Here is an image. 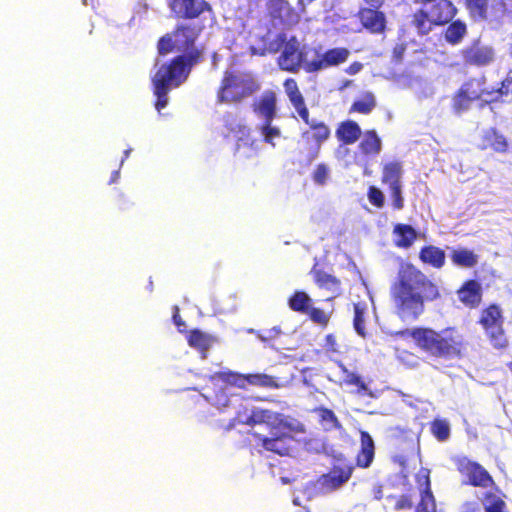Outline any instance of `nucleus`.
I'll use <instances>...</instances> for the list:
<instances>
[{
	"mask_svg": "<svg viewBox=\"0 0 512 512\" xmlns=\"http://www.w3.org/2000/svg\"><path fill=\"white\" fill-rule=\"evenodd\" d=\"M236 157L241 162L257 159L259 146L257 140L239 139L236 144Z\"/></svg>",
	"mask_w": 512,
	"mask_h": 512,
	"instance_id": "34",
	"label": "nucleus"
},
{
	"mask_svg": "<svg viewBox=\"0 0 512 512\" xmlns=\"http://www.w3.org/2000/svg\"><path fill=\"white\" fill-rule=\"evenodd\" d=\"M361 134L360 126L353 120L340 122L335 132L338 141L344 145L354 144L360 138Z\"/></svg>",
	"mask_w": 512,
	"mask_h": 512,
	"instance_id": "27",
	"label": "nucleus"
},
{
	"mask_svg": "<svg viewBox=\"0 0 512 512\" xmlns=\"http://www.w3.org/2000/svg\"><path fill=\"white\" fill-rule=\"evenodd\" d=\"M280 3H281V7L282 6L288 7L289 6L287 1H281Z\"/></svg>",
	"mask_w": 512,
	"mask_h": 512,
	"instance_id": "61",
	"label": "nucleus"
},
{
	"mask_svg": "<svg viewBox=\"0 0 512 512\" xmlns=\"http://www.w3.org/2000/svg\"><path fill=\"white\" fill-rule=\"evenodd\" d=\"M311 273L313 275L314 282L319 288L330 291L334 295H339L341 288V282L339 279L326 273L322 269L313 268Z\"/></svg>",
	"mask_w": 512,
	"mask_h": 512,
	"instance_id": "30",
	"label": "nucleus"
},
{
	"mask_svg": "<svg viewBox=\"0 0 512 512\" xmlns=\"http://www.w3.org/2000/svg\"><path fill=\"white\" fill-rule=\"evenodd\" d=\"M324 349L327 353L338 354L340 347L334 334H327L324 340Z\"/></svg>",
	"mask_w": 512,
	"mask_h": 512,
	"instance_id": "53",
	"label": "nucleus"
},
{
	"mask_svg": "<svg viewBox=\"0 0 512 512\" xmlns=\"http://www.w3.org/2000/svg\"><path fill=\"white\" fill-rule=\"evenodd\" d=\"M343 372L345 374V377H344V383L346 385H353V386H356L357 387V393L360 394V395H367V394H370L369 393V389H368V386L366 385V383L363 381V379L361 378V376H359L358 374L354 373V372H351L349 371L347 368L343 367Z\"/></svg>",
	"mask_w": 512,
	"mask_h": 512,
	"instance_id": "40",
	"label": "nucleus"
},
{
	"mask_svg": "<svg viewBox=\"0 0 512 512\" xmlns=\"http://www.w3.org/2000/svg\"><path fill=\"white\" fill-rule=\"evenodd\" d=\"M284 420L290 424L291 428H285L276 425L277 427L269 430L270 437L260 434H254L256 442L264 450L273 452L280 456H288L292 451L291 443L294 440V434L305 433V425L299 420L285 415Z\"/></svg>",
	"mask_w": 512,
	"mask_h": 512,
	"instance_id": "8",
	"label": "nucleus"
},
{
	"mask_svg": "<svg viewBox=\"0 0 512 512\" xmlns=\"http://www.w3.org/2000/svg\"><path fill=\"white\" fill-rule=\"evenodd\" d=\"M329 175L328 167L321 163L318 164L312 174L313 181L318 185H324Z\"/></svg>",
	"mask_w": 512,
	"mask_h": 512,
	"instance_id": "52",
	"label": "nucleus"
},
{
	"mask_svg": "<svg viewBox=\"0 0 512 512\" xmlns=\"http://www.w3.org/2000/svg\"><path fill=\"white\" fill-rule=\"evenodd\" d=\"M377 106L376 97L373 92L366 91L361 94L350 106L349 113L369 115Z\"/></svg>",
	"mask_w": 512,
	"mask_h": 512,
	"instance_id": "33",
	"label": "nucleus"
},
{
	"mask_svg": "<svg viewBox=\"0 0 512 512\" xmlns=\"http://www.w3.org/2000/svg\"><path fill=\"white\" fill-rule=\"evenodd\" d=\"M485 512H509L506 502L493 492H486L483 496Z\"/></svg>",
	"mask_w": 512,
	"mask_h": 512,
	"instance_id": "39",
	"label": "nucleus"
},
{
	"mask_svg": "<svg viewBox=\"0 0 512 512\" xmlns=\"http://www.w3.org/2000/svg\"><path fill=\"white\" fill-rule=\"evenodd\" d=\"M486 80L484 77L470 78L465 81L459 88L462 93H465L470 99L474 101L481 100L484 96H490L494 93L493 90H488L485 87Z\"/></svg>",
	"mask_w": 512,
	"mask_h": 512,
	"instance_id": "29",
	"label": "nucleus"
},
{
	"mask_svg": "<svg viewBox=\"0 0 512 512\" xmlns=\"http://www.w3.org/2000/svg\"><path fill=\"white\" fill-rule=\"evenodd\" d=\"M367 198L371 205L374 207L381 209L385 204V196L384 193L376 186L371 185L367 190Z\"/></svg>",
	"mask_w": 512,
	"mask_h": 512,
	"instance_id": "48",
	"label": "nucleus"
},
{
	"mask_svg": "<svg viewBox=\"0 0 512 512\" xmlns=\"http://www.w3.org/2000/svg\"><path fill=\"white\" fill-rule=\"evenodd\" d=\"M271 53L280 51L277 57L278 68L289 73H298L301 69L306 72L310 61H307V51L296 36L287 38L283 32L278 33L268 47Z\"/></svg>",
	"mask_w": 512,
	"mask_h": 512,
	"instance_id": "6",
	"label": "nucleus"
},
{
	"mask_svg": "<svg viewBox=\"0 0 512 512\" xmlns=\"http://www.w3.org/2000/svg\"><path fill=\"white\" fill-rule=\"evenodd\" d=\"M284 416L285 415L282 413L275 412L269 409L255 408L251 411V414L248 415L244 420H241V422L248 426L265 424L268 430L277 427L276 425L285 428H291L290 424H288L284 420Z\"/></svg>",
	"mask_w": 512,
	"mask_h": 512,
	"instance_id": "16",
	"label": "nucleus"
},
{
	"mask_svg": "<svg viewBox=\"0 0 512 512\" xmlns=\"http://www.w3.org/2000/svg\"><path fill=\"white\" fill-rule=\"evenodd\" d=\"M420 5L411 15L410 25L418 36H427L435 27L454 19L457 8L450 0H412Z\"/></svg>",
	"mask_w": 512,
	"mask_h": 512,
	"instance_id": "4",
	"label": "nucleus"
},
{
	"mask_svg": "<svg viewBox=\"0 0 512 512\" xmlns=\"http://www.w3.org/2000/svg\"><path fill=\"white\" fill-rule=\"evenodd\" d=\"M390 196L392 199V207L394 210H401L404 208V198L402 195V183L394 186H389Z\"/></svg>",
	"mask_w": 512,
	"mask_h": 512,
	"instance_id": "50",
	"label": "nucleus"
},
{
	"mask_svg": "<svg viewBox=\"0 0 512 512\" xmlns=\"http://www.w3.org/2000/svg\"><path fill=\"white\" fill-rule=\"evenodd\" d=\"M508 367H509V368H510V370L512 371V361H511V362H509Z\"/></svg>",
	"mask_w": 512,
	"mask_h": 512,
	"instance_id": "63",
	"label": "nucleus"
},
{
	"mask_svg": "<svg viewBox=\"0 0 512 512\" xmlns=\"http://www.w3.org/2000/svg\"><path fill=\"white\" fill-rule=\"evenodd\" d=\"M260 89L259 83L249 74L225 71L217 89L218 103H240Z\"/></svg>",
	"mask_w": 512,
	"mask_h": 512,
	"instance_id": "7",
	"label": "nucleus"
},
{
	"mask_svg": "<svg viewBox=\"0 0 512 512\" xmlns=\"http://www.w3.org/2000/svg\"><path fill=\"white\" fill-rule=\"evenodd\" d=\"M209 380L214 386H217L219 383H223L226 386L237 387L240 389H245L247 385L266 388L279 387V384L276 382L274 377L263 373L245 375L231 370H222L210 375ZM212 392L213 394L208 391L206 397L210 399L214 405L218 407H227L229 405L230 400L224 388L216 390V387H213Z\"/></svg>",
	"mask_w": 512,
	"mask_h": 512,
	"instance_id": "5",
	"label": "nucleus"
},
{
	"mask_svg": "<svg viewBox=\"0 0 512 512\" xmlns=\"http://www.w3.org/2000/svg\"><path fill=\"white\" fill-rule=\"evenodd\" d=\"M464 3L471 15L486 17L488 0H464Z\"/></svg>",
	"mask_w": 512,
	"mask_h": 512,
	"instance_id": "44",
	"label": "nucleus"
},
{
	"mask_svg": "<svg viewBox=\"0 0 512 512\" xmlns=\"http://www.w3.org/2000/svg\"><path fill=\"white\" fill-rule=\"evenodd\" d=\"M284 416L285 415L282 413L275 412L269 409L255 408L251 411V414L248 415L244 420H241V422L248 426L265 424L268 430L277 427L276 425L285 428H291L290 424H288L284 420Z\"/></svg>",
	"mask_w": 512,
	"mask_h": 512,
	"instance_id": "15",
	"label": "nucleus"
},
{
	"mask_svg": "<svg viewBox=\"0 0 512 512\" xmlns=\"http://www.w3.org/2000/svg\"><path fill=\"white\" fill-rule=\"evenodd\" d=\"M418 257L424 265L430 266L434 269H441L446 263L445 251L435 245L423 246L419 251Z\"/></svg>",
	"mask_w": 512,
	"mask_h": 512,
	"instance_id": "26",
	"label": "nucleus"
},
{
	"mask_svg": "<svg viewBox=\"0 0 512 512\" xmlns=\"http://www.w3.org/2000/svg\"><path fill=\"white\" fill-rule=\"evenodd\" d=\"M357 17L362 27L371 34H383L386 31V15L380 8L361 7Z\"/></svg>",
	"mask_w": 512,
	"mask_h": 512,
	"instance_id": "14",
	"label": "nucleus"
},
{
	"mask_svg": "<svg viewBox=\"0 0 512 512\" xmlns=\"http://www.w3.org/2000/svg\"><path fill=\"white\" fill-rule=\"evenodd\" d=\"M308 129L303 131L301 137L307 142L314 144L317 149L329 139L331 130L324 121L310 119L309 112H307V120L303 121Z\"/></svg>",
	"mask_w": 512,
	"mask_h": 512,
	"instance_id": "18",
	"label": "nucleus"
},
{
	"mask_svg": "<svg viewBox=\"0 0 512 512\" xmlns=\"http://www.w3.org/2000/svg\"><path fill=\"white\" fill-rule=\"evenodd\" d=\"M173 322L174 324L180 328L181 326H185V321L182 319V317L180 316L179 314V308L176 306L175 307V312L173 314Z\"/></svg>",
	"mask_w": 512,
	"mask_h": 512,
	"instance_id": "57",
	"label": "nucleus"
},
{
	"mask_svg": "<svg viewBox=\"0 0 512 512\" xmlns=\"http://www.w3.org/2000/svg\"><path fill=\"white\" fill-rule=\"evenodd\" d=\"M500 97L512 95V77H507L501 82V86L495 90Z\"/></svg>",
	"mask_w": 512,
	"mask_h": 512,
	"instance_id": "54",
	"label": "nucleus"
},
{
	"mask_svg": "<svg viewBox=\"0 0 512 512\" xmlns=\"http://www.w3.org/2000/svg\"><path fill=\"white\" fill-rule=\"evenodd\" d=\"M366 4L365 7L369 8H381L384 4V0H363Z\"/></svg>",
	"mask_w": 512,
	"mask_h": 512,
	"instance_id": "58",
	"label": "nucleus"
},
{
	"mask_svg": "<svg viewBox=\"0 0 512 512\" xmlns=\"http://www.w3.org/2000/svg\"><path fill=\"white\" fill-rule=\"evenodd\" d=\"M352 84H353V80L346 79L340 85L339 90L343 91L344 89L350 87Z\"/></svg>",
	"mask_w": 512,
	"mask_h": 512,
	"instance_id": "59",
	"label": "nucleus"
},
{
	"mask_svg": "<svg viewBox=\"0 0 512 512\" xmlns=\"http://www.w3.org/2000/svg\"><path fill=\"white\" fill-rule=\"evenodd\" d=\"M451 262L458 267L473 268L478 264V255L467 248L453 249L450 253Z\"/></svg>",
	"mask_w": 512,
	"mask_h": 512,
	"instance_id": "32",
	"label": "nucleus"
},
{
	"mask_svg": "<svg viewBox=\"0 0 512 512\" xmlns=\"http://www.w3.org/2000/svg\"><path fill=\"white\" fill-rule=\"evenodd\" d=\"M395 334L402 338L411 337L419 350L434 359L449 361L463 356V338L451 327L440 331L430 327H415Z\"/></svg>",
	"mask_w": 512,
	"mask_h": 512,
	"instance_id": "3",
	"label": "nucleus"
},
{
	"mask_svg": "<svg viewBox=\"0 0 512 512\" xmlns=\"http://www.w3.org/2000/svg\"><path fill=\"white\" fill-rule=\"evenodd\" d=\"M349 56L350 51L346 47L328 49L319 58L309 62L306 72L316 73L329 67L338 66L345 63Z\"/></svg>",
	"mask_w": 512,
	"mask_h": 512,
	"instance_id": "13",
	"label": "nucleus"
},
{
	"mask_svg": "<svg viewBox=\"0 0 512 512\" xmlns=\"http://www.w3.org/2000/svg\"><path fill=\"white\" fill-rule=\"evenodd\" d=\"M448 24L444 31V39L450 45H458L467 34V26L461 20L450 21Z\"/></svg>",
	"mask_w": 512,
	"mask_h": 512,
	"instance_id": "36",
	"label": "nucleus"
},
{
	"mask_svg": "<svg viewBox=\"0 0 512 512\" xmlns=\"http://www.w3.org/2000/svg\"><path fill=\"white\" fill-rule=\"evenodd\" d=\"M430 430L432 435L441 442L446 441L450 436L449 424L443 419H435L432 421Z\"/></svg>",
	"mask_w": 512,
	"mask_h": 512,
	"instance_id": "42",
	"label": "nucleus"
},
{
	"mask_svg": "<svg viewBox=\"0 0 512 512\" xmlns=\"http://www.w3.org/2000/svg\"><path fill=\"white\" fill-rule=\"evenodd\" d=\"M453 463L460 475L466 478L465 483L480 488H489L495 485L490 473L478 462L467 456H456Z\"/></svg>",
	"mask_w": 512,
	"mask_h": 512,
	"instance_id": "11",
	"label": "nucleus"
},
{
	"mask_svg": "<svg viewBox=\"0 0 512 512\" xmlns=\"http://www.w3.org/2000/svg\"><path fill=\"white\" fill-rule=\"evenodd\" d=\"M119 175H120V173H119V171H118V170L114 171V172L112 173V176H111V179H110L109 183H110V184L115 183V182L118 180Z\"/></svg>",
	"mask_w": 512,
	"mask_h": 512,
	"instance_id": "60",
	"label": "nucleus"
},
{
	"mask_svg": "<svg viewBox=\"0 0 512 512\" xmlns=\"http://www.w3.org/2000/svg\"><path fill=\"white\" fill-rule=\"evenodd\" d=\"M395 314L402 321H415L425 311V302L440 297L438 286L416 265L408 261L399 264L390 286Z\"/></svg>",
	"mask_w": 512,
	"mask_h": 512,
	"instance_id": "2",
	"label": "nucleus"
},
{
	"mask_svg": "<svg viewBox=\"0 0 512 512\" xmlns=\"http://www.w3.org/2000/svg\"><path fill=\"white\" fill-rule=\"evenodd\" d=\"M402 164L399 161H390L383 164L381 182L388 186L401 184Z\"/></svg>",
	"mask_w": 512,
	"mask_h": 512,
	"instance_id": "35",
	"label": "nucleus"
},
{
	"mask_svg": "<svg viewBox=\"0 0 512 512\" xmlns=\"http://www.w3.org/2000/svg\"><path fill=\"white\" fill-rule=\"evenodd\" d=\"M472 102H474V100L470 99L469 96L458 89L452 98L453 111L457 114H462L469 110Z\"/></svg>",
	"mask_w": 512,
	"mask_h": 512,
	"instance_id": "41",
	"label": "nucleus"
},
{
	"mask_svg": "<svg viewBox=\"0 0 512 512\" xmlns=\"http://www.w3.org/2000/svg\"><path fill=\"white\" fill-rule=\"evenodd\" d=\"M363 69L361 62L355 61L345 68V73L348 75H356Z\"/></svg>",
	"mask_w": 512,
	"mask_h": 512,
	"instance_id": "55",
	"label": "nucleus"
},
{
	"mask_svg": "<svg viewBox=\"0 0 512 512\" xmlns=\"http://www.w3.org/2000/svg\"><path fill=\"white\" fill-rule=\"evenodd\" d=\"M478 324L482 327L495 349H504L508 346V339L504 329L503 311L498 304H489L482 309Z\"/></svg>",
	"mask_w": 512,
	"mask_h": 512,
	"instance_id": "10",
	"label": "nucleus"
},
{
	"mask_svg": "<svg viewBox=\"0 0 512 512\" xmlns=\"http://www.w3.org/2000/svg\"><path fill=\"white\" fill-rule=\"evenodd\" d=\"M459 301L466 307L477 308L482 301L481 284L474 279H469L457 291Z\"/></svg>",
	"mask_w": 512,
	"mask_h": 512,
	"instance_id": "21",
	"label": "nucleus"
},
{
	"mask_svg": "<svg viewBox=\"0 0 512 512\" xmlns=\"http://www.w3.org/2000/svg\"><path fill=\"white\" fill-rule=\"evenodd\" d=\"M392 438L399 449L411 454L419 453V435L413 430L396 427L393 430Z\"/></svg>",
	"mask_w": 512,
	"mask_h": 512,
	"instance_id": "23",
	"label": "nucleus"
},
{
	"mask_svg": "<svg viewBox=\"0 0 512 512\" xmlns=\"http://www.w3.org/2000/svg\"><path fill=\"white\" fill-rule=\"evenodd\" d=\"M253 112L263 121H273L277 117V95L273 90H265L252 103Z\"/></svg>",
	"mask_w": 512,
	"mask_h": 512,
	"instance_id": "17",
	"label": "nucleus"
},
{
	"mask_svg": "<svg viewBox=\"0 0 512 512\" xmlns=\"http://www.w3.org/2000/svg\"><path fill=\"white\" fill-rule=\"evenodd\" d=\"M375 457V444L367 431L360 432V449L356 455V465L360 468L371 466Z\"/></svg>",
	"mask_w": 512,
	"mask_h": 512,
	"instance_id": "25",
	"label": "nucleus"
},
{
	"mask_svg": "<svg viewBox=\"0 0 512 512\" xmlns=\"http://www.w3.org/2000/svg\"><path fill=\"white\" fill-rule=\"evenodd\" d=\"M360 137L358 151L364 158H375L381 153L382 140L375 129L365 130Z\"/></svg>",
	"mask_w": 512,
	"mask_h": 512,
	"instance_id": "22",
	"label": "nucleus"
},
{
	"mask_svg": "<svg viewBox=\"0 0 512 512\" xmlns=\"http://www.w3.org/2000/svg\"><path fill=\"white\" fill-rule=\"evenodd\" d=\"M312 411L318 415L319 423L325 431L341 428V423L331 409L326 407H316Z\"/></svg>",
	"mask_w": 512,
	"mask_h": 512,
	"instance_id": "37",
	"label": "nucleus"
},
{
	"mask_svg": "<svg viewBox=\"0 0 512 512\" xmlns=\"http://www.w3.org/2000/svg\"><path fill=\"white\" fill-rule=\"evenodd\" d=\"M216 341V338L208 333L202 332L199 329L189 331L187 335V342L190 347L195 348L202 352L204 355Z\"/></svg>",
	"mask_w": 512,
	"mask_h": 512,
	"instance_id": "31",
	"label": "nucleus"
},
{
	"mask_svg": "<svg viewBox=\"0 0 512 512\" xmlns=\"http://www.w3.org/2000/svg\"><path fill=\"white\" fill-rule=\"evenodd\" d=\"M394 245L398 248L408 249L417 240V231L409 224L398 223L393 228Z\"/></svg>",
	"mask_w": 512,
	"mask_h": 512,
	"instance_id": "28",
	"label": "nucleus"
},
{
	"mask_svg": "<svg viewBox=\"0 0 512 512\" xmlns=\"http://www.w3.org/2000/svg\"><path fill=\"white\" fill-rule=\"evenodd\" d=\"M461 512H480V508L475 502H465Z\"/></svg>",
	"mask_w": 512,
	"mask_h": 512,
	"instance_id": "56",
	"label": "nucleus"
},
{
	"mask_svg": "<svg viewBox=\"0 0 512 512\" xmlns=\"http://www.w3.org/2000/svg\"><path fill=\"white\" fill-rule=\"evenodd\" d=\"M365 309L360 303L354 304L353 326L360 336H365Z\"/></svg>",
	"mask_w": 512,
	"mask_h": 512,
	"instance_id": "45",
	"label": "nucleus"
},
{
	"mask_svg": "<svg viewBox=\"0 0 512 512\" xmlns=\"http://www.w3.org/2000/svg\"><path fill=\"white\" fill-rule=\"evenodd\" d=\"M389 499L393 501L395 510H407L413 507V500L410 495L389 496Z\"/></svg>",
	"mask_w": 512,
	"mask_h": 512,
	"instance_id": "51",
	"label": "nucleus"
},
{
	"mask_svg": "<svg viewBox=\"0 0 512 512\" xmlns=\"http://www.w3.org/2000/svg\"><path fill=\"white\" fill-rule=\"evenodd\" d=\"M273 121H263L260 126V132L263 136V140L266 143L274 145V138L280 137L281 131L278 127L272 125Z\"/></svg>",
	"mask_w": 512,
	"mask_h": 512,
	"instance_id": "46",
	"label": "nucleus"
},
{
	"mask_svg": "<svg viewBox=\"0 0 512 512\" xmlns=\"http://www.w3.org/2000/svg\"><path fill=\"white\" fill-rule=\"evenodd\" d=\"M289 308L301 314H306L312 305V300L304 291H295L288 299Z\"/></svg>",
	"mask_w": 512,
	"mask_h": 512,
	"instance_id": "38",
	"label": "nucleus"
},
{
	"mask_svg": "<svg viewBox=\"0 0 512 512\" xmlns=\"http://www.w3.org/2000/svg\"><path fill=\"white\" fill-rule=\"evenodd\" d=\"M420 501L415 512H436V504L433 493H420Z\"/></svg>",
	"mask_w": 512,
	"mask_h": 512,
	"instance_id": "47",
	"label": "nucleus"
},
{
	"mask_svg": "<svg viewBox=\"0 0 512 512\" xmlns=\"http://www.w3.org/2000/svg\"><path fill=\"white\" fill-rule=\"evenodd\" d=\"M354 471V465L343 455L334 456L330 470L319 477L320 486L327 491H334L347 483Z\"/></svg>",
	"mask_w": 512,
	"mask_h": 512,
	"instance_id": "12",
	"label": "nucleus"
},
{
	"mask_svg": "<svg viewBox=\"0 0 512 512\" xmlns=\"http://www.w3.org/2000/svg\"><path fill=\"white\" fill-rule=\"evenodd\" d=\"M364 174H365V175H370V174H371V172H368V170H367V169H365V170H364Z\"/></svg>",
	"mask_w": 512,
	"mask_h": 512,
	"instance_id": "62",
	"label": "nucleus"
},
{
	"mask_svg": "<svg viewBox=\"0 0 512 512\" xmlns=\"http://www.w3.org/2000/svg\"><path fill=\"white\" fill-rule=\"evenodd\" d=\"M171 17L183 23L204 24L214 16V9L208 0H166Z\"/></svg>",
	"mask_w": 512,
	"mask_h": 512,
	"instance_id": "9",
	"label": "nucleus"
},
{
	"mask_svg": "<svg viewBox=\"0 0 512 512\" xmlns=\"http://www.w3.org/2000/svg\"><path fill=\"white\" fill-rule=\"evenodd\" d=\"M466 64L474 66H486L494 60V50L479 43H473L462 52Z\"/></svg>",
	"mask_w": 512,
	"mask_h": 512,
	"instance_id": "19",
	"label": "nucleus"
},
{
	"mask_svg": "<svg viewBox=\"0 0 512 512\" xmlns=\"http://www.w3.org/2000/svg\"><path fill=\"white\" fill-rule=\"evenodd\" d=\"M283 87L285 94L299 117L302 121H306L309 109L306 105L305 98L299 89L297 81L294 78H287L283 82Z\"/></svg>",
	"mask_w": 512,
	"mask_h": 512,
	"instance_id": "20",
	"label": "nucleus"
},
{
	"mask_svg": "<svg viewBox=\"0 0 512 512\" xmlns=\"http://www.w3.org/2000/svg\"><path fill=\"white\" fill-rule=\"evenodd\" d=\"M416 483L421 488V493H432L430 471L426 468H421L416 474Z\"/></svg>",
	"mask_w": 512,
	"mask_h": 512,
	"instance_id": "49",
	"label": "nucleus"
},
{
	"mask_svg": "<svg viewBox=\"0 0 512 512\" xmlns=\"http://www.w3.org/2000/svg\"><path fill=\"white\" fill-rule=\"evenodd\" d=\"M205 29L204 24L178 22L172 31L161 36L156 44L159 56L177 52L168 61L161 63L151 78L155 96V109L160 112L169 102L168 94L188 79L192 69L205 59V47L197 40Z\"/></svg>",
	"mask_w": 512,
	"mask_h": 512,
	"instance_id": "1",
	"label": "nucleus"
},
{
	"mask_svg": "<svg viewBox=\"0 0 512 512\" xmlns=\"http://www.w3.org/2000/svg\"><path fill=\"white\" fill-rule=\"evenodd\" d=\"M306 314L313 323L322 328H326L328 326L331 318L330 313H326L323 309L313 307L312 305Z\"/></svg>",
	"mask_w": 512,
	"mask_h": 512,
	"instance_id": "43",
	"label": "nucleus"
},
{
	"mask_svg": "<svg viewBox=\"0 0 512 512\" xmlns=\"http://www.w3.org/2000/svg\"><path fill=\"white\" fill-rule=\"evenodd\" d=\"M480 149H491L496 153H506L509 150V143L506 137L495 127H490L483 131Z\"/></svg>",
	"mask_w": 512,
	"mask_h": 512,
	"instance_id": "24",
	"label": "nucleus"
}]
</instances>
